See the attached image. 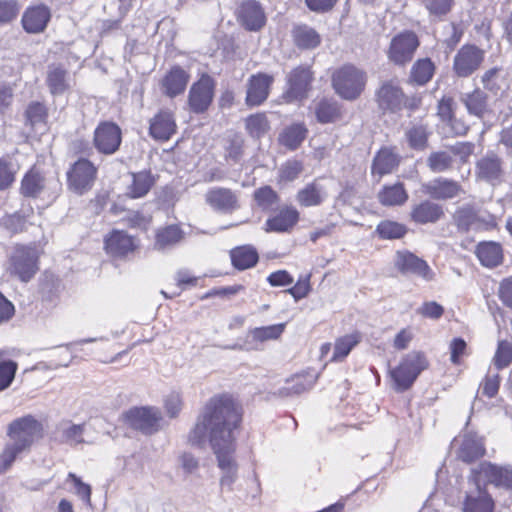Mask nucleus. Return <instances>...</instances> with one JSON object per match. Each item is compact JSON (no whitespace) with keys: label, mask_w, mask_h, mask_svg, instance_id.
<instances>
[{"label":"nucleus","mask_w":512,"mask_h":512,"mask_svg":"<svg viewBox=\"0 0 512 512\" xmlns=\"http://www.w3.org/2000/svg\"><path fill=\"white\" fill-rule=\"evenodd\" d=\"M242 419L239 406L228 396L213 397L205 405L188 440L192 445L203 446L209 441L221 470L219 484L222 490H233L238 478V463L235 459L236 437Z\"/></svg>","instance_id":"f257e3e1"},{"label":"nucleus","mask_w":512,"mask_h":512,"mask_svg":"<svg viewBox=\"0 0 512 512\" xmlns=\"http://www.w3.org/2000/svg\"><path fill=\"white\" fill-rule=\"evenodd\" d=\"M9 441L0 454V472L9 469L14 461L29 452L32 445L43 437V425L32 415L13 420L7 429Z\"/></svg>","instance_id":"f03ea898"},{"label":"nucleus","mask_w":512,"mask_h":512,"mask_svg":"<svg viewBox=\"0 0 512 512\" xmlns=\"http://www.w3.org/2000/svg\"><path fill=\"white\" fill-rule=\"evenodd\" d=\"M428 367L425 355L419 351H411L403 356L399 364L389 371L392 388L396 392L408 390L419 374Z\"/></svg>","instance_id":"7ed1b4c3"},{"label":"nucleus","mask_w":512,"mask_h":512,"mask_svg":"<svg viewBox=\"0 0 512 512\" xmlns=\"http://www.w3.org/2000/svg\"><path fill=\"white\" fill-rule=\"evenodd\" d=\"M366 73L354 65H344L332 75V85L336 93L346 100L356 99L364 90Z\"/></svg>","instance_id":"20e7f679"},{"label":"nucleus","mask_w":512,"mask_h":512,"mask_svg":"<svg viewBox=\"0 0 512 512\" xmlns=\"http://www.w3.org/2000/svg\"><path fill=\"white\" fill-rule=\"evenodd\" d=\"M469 482L482 483L486 487L492 484L497 488L512 489V465H496L491 462H482L471 469Z\"/></svg>","instance_id":"39448f33"},{"label":"nucleus","mask_w":512,"mask_h":512,"mask_svg":"<svg viewBox=\"0 0 512 512\" xmlns=\"http://www.w3.org/2000/svg\"><path fill=\"white\" fill-rule=\"evenodd\" d=\"M39 252L35 247L17 245L9 258V270L21 281L28 282L38 271Z\"/></svg>","instance_id":"423d86ee"},{"label":"nucleus","mask_w":512,"mask_h":512,"mask_svg":"<svg viewBox=\"0 0 512 512\" xmlns=\"http://www.w3.org/2000/svg\"><path fill=\"white\" fill-rule=\"evenodd\" d=\"M125 421L132 428L144 434H153L163 427L161 411L156 407H135L124 415Z\"/></svg>","instance_id":"0eeeda50"},{"label":"nucleus","mask_w":512,"mask_h":512,"mask_svg":"<svg viewBox=\"0 0 512 512\" xmlns=\"http://www.w3.org/2000/svg\"><path fill=\"white\" fill-rule=\"evenodd\" d=\"M215 86V80L206 73L191 85L188 93V107L191 112L200 114L209 108L214 98Z\"/></svg>","instance_id":"6e6552de"},{"label":"nucleus","mask_w":512,"mask_h":512,"mask_svg":"<svg viewBox=\"0 0 512 512\" xmlns=\"http://www.w3.org/2000/svg\"><path fill=\"white\" fill-rule=\"evenodd\" d=\"M419 46V40L415 33L406 31L394 36L387 51L390 62L398 66L409 63Z\"/></svg>","instance_id":"1a4fd4ad"},{"label":"nucleus","mask_w":512,"mask_h":512,"mask_svg":"<svg viewBox=\"0 0 512 512\" xmlns=\"http://www.w3.org/2000/svg\"><path fill=\"white\" fill-rule=\"evenodd\" d=\"M395 268L404 275H413L425 282L435 280L436 274L428 263L409 251H397L394 258Z\"/></svg>","instance_id":"9d476101"},{"label":"nucleus","mask_w":512,"mask_h":512,"mask_svg":"<svg viewBox=\"0 0 512 512\" xmlns=\"http://www.w3.org/2000/svg\"><path fill=\"white\" fill-rule=\"evenodd\" d=\"M96 175L97 169L93 163L79 159L67 172L68 186L73 192L82 195L92 188Z\"/></svg>","instance_id":"9b49d317"},{"label":"nucleus","mask_w":512,"mask_h":512,"mask_svg":"<svg viewBox=\"0 0 512 512\" xmlns=\"http://www.w3.org/2000/svg\"><path fill=\"white\" fill-rule=\"evenodd\" d=\"M484 58V50L475 45H463L454 57L453 70L458 77H468L479 69Z\"/></svg>","instance_id":"f8f14e48"},{"label":"nucleus","mask_w":512,"mask_h":512,"mask_svg":"<svg viewBox=\"0 0 512 512\" xmlns=\"http://www.w3.org/2000/svg\"><path fill=\"white\" fill-rule=\"evenodd\" d=\"M312 81V72L309 67L298 66L287 75V90L283 94L286 102L302 100L307 97Z\"/></svg>","instance_id":"ddd939ff"},{"label":"nucleus","mask_w":512,"mask_h":512,"mask_svg":"<svg viewBox=\"0 0 512 512\" xmlns=\"http://www.w3.org/2000/svg\"><path fill=\"white\" fill-rule=\"evenodd\" d=\"M475 175L491 185L500 184L505 175L502 159L494 152L486 153L476 162Z\"/></svg>","instance_id":"4468645a"},{"label":"nucleus","mask_w":512,"mask_h":512,"mask_svg":"<svg viewBox=\"0 0 512 512\" xmlns=\"http://www.w3.org/2000/svg\"><path fill=\"white\" fill-rule=\"evenodd\" d=\"M274 77L265 73L253 74L247 80L245 103L248 107H257L263 104L270 93Z\"/></svg>","instance_id":"2eb2a0df"},{"label":"nucleus","mask_w":512,"mask_h":512,"mask_svg":"<svg viewBox=\"0 0 512 512\" xmlns=\"http://www.w3.org/2000/svg\"><path fill=\"white\" fill-rule=\"evenodd\" d=\"M463 502V512H494L495 503L482 483L469 482Z\"/></svg>","instance_id":"dca6fc26"},{"label":"nucleus","mask_w":512,"mask_h":512,"mask_svg":"<svg viewBox=\"0 0 512 512\" xmlns=\"http://www.w3.org/2000/svg\"><path fill=\"white\" fill-rule=\"evenodd\" d=\"M376 96L378 105L383 110L396 112L407 105V99L396 80L383 82Z\"/></svg>","instance_id":"f3484780"},{"label":"nucleus","mask_w":512,"mask_h":512,"mask_svg":"<svg viewBox=\"0 0 512 512\" xmlns=\"http://www.w3.org/2000/svg\"><path fill=\"white\" fill-rule=\"evenodd\" d=\"M94 144L103 154L115 153L121 144V130L112 122L100 123L94 132Z\"/></svg>","instance_id":"a211bd4d"},{"label":"nucleus","mask_w":512,"mask_h":512,"mask_svg":"<svg viewBox=\"0 0 512 512\" xmlns=\"http://www.w3.org/2000/svg\"><path fill=\"white\" fill-rule=\"evenodd\" d=\"M239 23L249 31H258L266 23V16L260 3L246 0L240 4L236 12Z\"/></svg>","instance_id":"6ab92c4d"},{"label":"nucleus","mask_w":512,"mask_h":512,"mask_svg":"<svg viewBox=\"0 0 512 512\" xmlns=\"http://www.w3.org/2000/svg\"><path fill=\"white\" fill-rule=\"evenodd\" d=\"M422 191L436 200L452 199L464 192L457 181L444 177H438L423 184Z\"/></svg>","instance_id":"aec40b11"},{"label":"nucleus","mask_w":512,"mask_h":512,"mask_svg":"<svg viewBox=\"0 0 512 512\" xmlns=\"http://www.w3.org/2000/svg\"><path fill=\"white\" fill-rule=\"evenodd\" d=\"M51 19L50 9L43 4L28 7L21 19L23 29L29 34L42 33Z\"/></svg>","instance_id":"412c9836"},{"label":"nucleus","mask_w":512,"mask_h":512,"mask_svg":"<svg viewBox=\"0 0 512 512\" xmlns=\"http://www.w3.org/2000/svg\"><path fill=\"white\" fill-rule=\"evenodd\" d=\"M205 201L213 210L225 214L232 213L239 207L236 194L223 187L208 190L205 194Z\"/></svg>","instance_id":"4be33fe9"},{"label":"nucleus","mask_w":512,"mask_h":512,"mask_svg":"<svg viewBox=\"0 0 512 512\" xmlns=\"http://www.w3.org/2000/svg\"><path fill=\"white\" fill-rule=\"evenodd\" d=\"M176 127L173 113L164 109L150 120L149 133L155 140L167 141L176 132Z\"/></svg>","instance_id":"5701e85b"},{"label":"nucleus","mask_w":512,"mask_h":512,"mask_svg":"<svg viewBox=\"0 0 512 512\" xmlns=\"http://www.w3.org/2000/svg\"><path fill=\"white\" fill-rule=\"evenodd\" d=\"M189 78V74L181 67H172L160 81L162 93L170 98L182 94L186 89Z\"/></svg>","instance_id":"b1692460"},{"label":"nucleus","mask_w":512,"mask_h":512,"mask_svg":"<svg viewBox=\"0 0 512 512\" xmlns=\"http://www.w3.org/2000/svg\"><path fill=\"white\" fill-rule=\"evenodd\" d=\"M85 424H75L69 420L59 422L52 434L53 440L70 446H76L84 442L83 434Z\"/></svg>","instance_id":"393cba45"},{"label":"nucleus","mask_w":512,"mask_h":512,"mask_svg":"<svg viewBox=\"0 0 512 512\" xmlns=\"http://www.w3.org/2000/svg\"><path fill=\"white\" fill-rule=\"evenodd\" d=\"M460 446L457 456L464 462L470 463L485 453L484 443L481 437L475 433H466L460 438Z\"/></svg>","instance_id":"a878e982"},{"label":"nucleus","mask_w":512,"mask_h":512,"mask_svg":"<svg viewBox=\"0 0 512 512\" xmlns=\"http://www.w3.org/2000/svg\"><path fill=\"white\" fill-rule=\"evenodd\" d=\"M299 213L294 207H284L276 215L267 219V232L283 233L290 231L298 222Z\"/></svg>","instance_id":"bb28decb"},{"label":"nucleus","mask_w":512,"mask_h":512,"mask_svg":"<svg viewBox=\"0 0 512 512\" xmlns=\"http://www.w3.org/2000/svg\"><path fill=\"white\" fill-rule=\"evenodd\" d=\"M134 239L124 231L115 230L105 238V249L113 256H123L135 248Z\"/></svg>","instance_id":"cd10ccee"},{"label":"nucleus","mask_w":512,"mask_h":512,"mask_svg":"<svg viewBox=\"0 0 512 512\" xmlns=\"http://www.w3.org/2000/svg\"><path fill=\"white\" fill-rule=\"evenodd\" d=\"M400 157L392 148H382L374 157L372 163V174L381 178L383 175L390 174L399 165Z\"/></svg>","instance_id":"c85d7f7f"},{"label":"nucleus","mask_w":512,"mask_h":512,"mask_svg":"<svg viewBox=\"0 0 512 512\" xmlns=\"http://www.w3.org/2000/svg\"><path fill=\"white\" fill-rule=\"evenodd\" d=\"M444 215L442 206L429 200L422 201L411 210V218L419 224L435 223Z\"/></svg>","instance_id":"c756f323"},{"label":"nucleus","mask_w":512,"mask_h":512,"mask_svg":"<svg viewBox=\"0 0 512 512\" xmlns=\"http://www.w3.org/2000/svg\"><path fill=\"white\" fill-rule=\"evenodd\" d=\"M327 196L325 187L318 181H313L297 192L296 200L303 207H312L321 205Z\"/></svg>","instance_id":"7c9ffc66"},{"label":"nucleus","mask_w":512,"mask_h":512,"mask_svg":"<svg viewBox=\"0 0 512 512\" xmlns=\"http://www.w3.org/2000/svg\"><path fill=\"white\" fill-rule=\"evenodd\" d=\"M307 134L308 129L304 123H293L280 133L279 142L289 150H295L302 144Z\"/></svg>","instance_id":"2f4dec72"},{"label":"nucleus","mask_w":512,"mask_h":512,"mask_svg":"<svg viewBox=\"0 0 512 512\" xmlns=\"http://www.w3.org/2000/svg\"><path fill=\"white\" fill-rule=\"evenodd\" d=\"M295 45L300 49H315L321 43V37L315 29L307 25H298L292 30Z\"/></svg>","instance_id":"473e14b6"},{"label":"nucleus","mask_w":512,"mask_h":512,"mask_svg":"<svg viewBox=\"0 0 512 512\" xmlns=\"http://www.w3.org/2000/svg\"><path fill=\"white\" fill-rule=\"evenodd\" d=\"M184 233L178 225H168L157 230L155 236V249L165 250L178 244Z\"/></svg>","instance_id":"72a5a7b5"},{"label":"nucleus","mask_w":512,"mask_h":512,"mask_svg":"<svg viewBox=\"0 0 512 512\" xmlns=\"http://www.w3.org/2000/svg\"><path fill=\"white\" fill-rule=\"evenodd\" d=\"M461 100L469 114L478 118H482L489 111L487 96L480 89H475L471 93L463 94Z\"/></svg>","instance_id":"f704fd0d"},{"label":"nucleus","mask_w":512,"mask_h":512,"mask_svg":"<svg viewBox=\"0 0 512 512\" xmlns=\"http://www.w3.org/2000/svg\"><path fill=\"white\" fill-rule=\"evenodd\" d=\"M47 85L53 95L63 94L71 87L67 71L60 66H50L47 74Z\"/></svg>","instance_id":"c9c22d12"},{"label":"nucleus","mask_w":512,"mask_h":512,"mask_svg":"<svg viewBox=\"0 0 512 512\" xmlns=\"http://www.w3.org/2000/svg\"><path fill=\"white\" fill-rule=\"evenodd\" d=\"M476 255L482 265L495 267L502 261V248L495 242H482L477 246Z\"/></svg>","instance_id":"e433bc0d"},{"label":"nucleus","mask_w":512,"mask_h":512,"mask_svg":"<svg viewBox=\"0 0 512 512\" xmlns=\"http://www.w3.org/2000/svg\"><path fill=\"white\" fill-rule=\"evenodd\" d=\"M379 202L384 206H397L404 204L408 194L401 183L387 185L378 194Z\"/></svg>","instance_id":"4c0bfd02"},{"label":"nucleus","mask_w":512,"mask_h":512,"mask_svg":"<svg viewBox=\"0 0 512 512\" xmlns=\"http://www.w3.org/2000/svg\"><path fill=\"white\" fill-rule=\"evenodd\" d=\"M231 260L239 270L253 267L258 262V253L252 246H241L231 251Z\"/></svg>","instance_id":"58836bf2"},{"label":"nucleus","mask_w":512,"mask_h":512,"mask_svg":"<svg viewBox=\"0 0 512 512\" xmlns=\"http://www.w3.org/2000/svg\"><path fill=\"white\" fill-rule=\"evenodd\" d=\"M131 177L132 183L128 187V194L132 198H140L145 196L154 184V178L148 171L133 173Z\"/></svg>","instance_id":"ea45409f"},{"label":"nucleus","mask_w":512,"mask_h":512,"mask_svg":"<svg viewBox=\"0 0 512 512\" xmlns=\"http://www.w3.org/2000/svg\"><path fill=\"white\" fill-rule=\"evenodd\" d=\"M285 327V323L256 327L248 332L247 338H251L252 342L255 343H263L270 340H277L283 334Z\"/></svg>","instance_id":"a19ab883"},{"label":"nucleus","mask_w":512,"mask_h":512,"mask_svg":"<svg viewBox=\"0 0 512 512\" xmlns=\"http://www.w3.org/2000/svg\"><path fill=\"white\" fill-rule=\"evenodd\" d=\"M359 333H351L339 337L334 343V352L331 361L339 362L344 360L350 351L360 342Z\"/></svg>","instance_id":"79ce46f5"},{"label":"nucleus","mask_w":512,"mask_h":512,"mask_svg":"<svg viewBox=\"0 0 512 512\" xmlns=\"http://www.w3.org/2000/svg\"><path fill=\"white\" fill-rule=\"evenodd\" d=\"M482 84L486 90L490 91L494 95L502 93L507 87L503 70L500 68H491L487 70L482 76Z\"/></svg>","instance_id":"37998d69"},{"label":"nucleus","mask_w":512,"mask_h":512,"mask_svg":"<svg viewBox=\"0 0 512 512\" xmlns=\"http://www.w3.org/2000/svg\"><path fill=\"white\" fill-rule=\"evenodd\" d=\"M45 188L44 177L31 170L24 176L21 182V193L26 197H37Z\"/></svg>","instance_id":"c03bdc74"},{"label":"nucleus","mask_w":512,"mask_h":512,"mask_svg":"<svg viewBox=\"0 0 512 512\" xmlns=\"http://www.w3.org/2000/svg\"><path fill=\"white\" fill-rule=\"evenodd\" d=\"M245 126L253 138L264 136L270 129L269 121L264 113H256L247 117Z\"/></svg>","instance_id":"a18cd8bd"},{"label":"nucleus","mask_w":512,"mask_h":512,"mask_svg":"<svg viewBox=\"0 0 512 512\" xmlns=\"http://www.w3.org/2000/svg\"><path fill=\"white\" fill-rule=\"evenodd\" d=\"M454 219L458 227L464 230L481 227L477 213L469 206L459 208L454 214Z\"/></svg>","instance_id":"49530a36"},{"label":"nucleus","mask_w":512,"mask_h":512,"mask_svg":"<svg viewBox=\"0 0 512 512\" xmlns=\"http://www.w3.org/2000/svg\"><path fill=\"white\" fill-rule=\"evenodd\" d=\"M315 114L320 123H331L340 117L338 104L334 101L322 100L318 103Z\"/></svg>","instance_id":"de8ad7c7"},{"label":"nucleus","mask_w":512,"mask_h":512,"mask_svg":"<svg viewBox=\"0 0 512 512\" xmlns=\"http://www.w3.org/2000/svg\"><path fill=\"white\" fill-rule=\"evenodd\" d=\"M303 171L301 161L291 159L281 165L278 171V183L284 184L296 180Z\"/></svg>","instance_id":"09e8293b"},{"label":"nucleus","mask_w":512,"mask_h":512,"mask_svg":"<svg viewBox=\"0 0 512 512\" xmlns=\"http://www.w3.org/2000/svg\"><path fill=\"white\" fill-rule=\"evenodd\" d=\"M434 72V65L430 59H420L412 67L411 78L418 84L427 83Z\"/></svg>","instance_id":"8fccbe9b"},{"label":"nucleus","mask_w":512,"mask_h":512,"mask_svg":"<svg viewBox=\"0 0 512 512\" xmlns=\"http://www.w3.org/2000/svg\"><path fill=\"white\" fill-rule=\"evenodd\" d=\"M453 159L445 151L433 152L427 158V166L434 173H441L451 168Z\"/></svg>","instance_id":"3c124183"},{"label":"nucleus","mask_w":512,"mask_h":512,"mask_svg":"<svg viewBox=\"0 0 512 512\" xmlns=\"http://www.w3.org/2000/svg\"><path fill=\"white\" fill-rule=\"evenodd\" d=\"M376 231L383 239H398L404 236L406 228L397 222L382 221L378 224Z\"/></svg>","instance_id":"603ef678"},{"label":"nucleus","mask_w":512,"mask_h":512,"mask_svg":"<svg viewBox=\"0 0 512 512\" xmlns=\"http://www.w3.org/2000/svg\"><path fill=\"white\" fill-rule=\"evenodd\" d=\"M313 384V379L307 380L304 376H296L288 383L287 387L280 390V395L289 396L293 394H301L310 389Z\"/></svg>","instance_id":"864d4df0"},{"label":"nucleus","mask_w":512,"mask_h":512,"mask_svg":"<svg viewBox=\"0 0 512 512\" xmlns=\"http://www.w3.org/2000/svg\"><path fill=\"white\" fill-rule=\"evenodd\" d=\"M512 361V346L507 341H500L496 353L493 358V363L497 369L507 367Z\"/></svg>","instance_id":"5fc2aeb1"},{"label":"nucleus","mask_w":512,"mask_h":512,"mask_svg":"<svg viewBox=\"0 0 512 512\" xmlns=\"http://www.w3.org/2000/svg\"><path fill=\"white\" fill-rule=\"evenodd\" d=\"M67 481H71L74 486V493L89 507H91V487L84 483L76 474L70 472Z\"/></svg>","instance_id":"6e6d98bb"},{"label":"nucleus","mask_w":512,"mask_h":512,"mask_svg":"<svg viewBox=\"0 0 512 512\" xmlns=\"http://www.w3.org/2000/svg\"><path fill=\"white\" fill-rule=\"evenodd\" d=\"M47 117L46 108L39 102H32L26 110V121L32 127L44 123Z\"/></svg>","instance_id":"4d7b16f0"},{"label":"nucleus","mask_w":512,"mask_h":512,"mask_svg":"<svg viewBox=\"0 0 512 512\" xmlns=\"http://www.w3.org/2000/svg\"><path fill=\"white\" fill-rule=\"evenodd\" d=\"M17 371V364L14 361H3L0 363V392L7 389L14 380Z\"/></svg>","instance_id":"13d9d810"},{"label":"nucleus","mask_w":512,"mask_h":512,"mask_svg":"<svg viewBox=\"0 0 512 512\" xmlns=\"http://www.w3.org/2000/svg\"><path fill=\"white\" fill-rule=\"evenodd\" d=\"M15 168L7 158H0V190L8 188L15 180Z\"/></svg>","instance_id":"bf43d9fd"},{"label":"nucleus","mask_w":512,"mask_h":512,"mask_svg":"<svg viewBox=\"0 0 512 512\" xmlns=\"http://www.w3.org/2000/svg\"><path fill=\"white\" fill-rule=\"evenodd\" d=\"M500 387V377L498 374H487L482 383L480 390L482 395L493 398L497 395Z\"/></svg>","instance_id":"052dcab7"},{"label":"nucleus","mask_w":512,"mask_h":512,"mask_svg":"<svg viewBox=\"0 0 512 512\" xmlns=\"http://www.w3.org/2000/svg\"><path fill=\"white\" fill-rule=\"evenodd\" d=\"M453 0H424V5L431 15L441 17L451 10Z\"/></svg>","instance_id":"680f3d73"},{"label":"nucleus","mask_w":512,"mask_h":512,"mask_svg":"<svg viewBox=\"0 0 512 512\" xmlns=\"http://www.w3.org/2000/svg\"><path fill=\"white\" fill-rule=\"evenodd\" d=\"M409 144L414 149H424L427 143V133L424 127L417 126L407 133Z\"/></svg>","instance_id":"e2e57ef3"},{"label":"nucleus","mask_w":512,"mask_h":512,"mask_svg":"<svg viewBox=\"0 0 512 512\" xmlns=\"http://www.w3.org/2000/svg\"><path fill=\"white\" fill-rule=\"evenodd\" d=\"M417 313L425 318L437 320L442 317L444 308L435 301L424 302L418 309Z\"/></svg>","instance_id":"0e129e2a"},{"label":"nucleus","mask_w":512,"mask_h":512,"mask_svg":"<svg viewBox=\"0 0 512 512\" xmlns=\"http://www.w3.org/2000/svg\"><path fill=\"white\" fill-rule=\"evenodd\" d=\"M254 197L258 205L262 207H269L277 201L276 192L269 186L259 188L255 191Z\"/></svg>","instance_id":"69168bd1"},{"label":"nucleus","mask_w":512,"mask_h":512,"mask_svg":"<svg viewBox=\"0 0 512 512\" xmlns=\"http://www.w3.org/2000/svg\"><path fill=\"white\" fill-rule=\"evenodd\" d=\"M18 5L16 1H0V23H7L13 20L18 14Z\"/></svg>","instance_id":"338daca9"},{"label":"nucleus","mask_w":512,"mask_h":512,"mask_svg":"<svg viewBox=\"0 0 512 512\" xmlns=\"http://www.w3.org/2000/svg\"><path fill=\"white\" fill-rule=\"evenodd\" d=\"M167 414L174 418L182 409V397L178 392H171L164 401Z\"/></svg>","instance_id":"774afa93"}]
</instances>
